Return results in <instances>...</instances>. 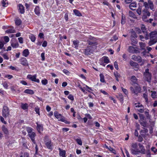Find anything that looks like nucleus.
Here are the masks:
<instances>
[{
	"label": "nucleus",
	"instance_id": "obj_1",
	"mask_svg": "<svg viewBox=\"0 0 157 157\" xmlns=\"http://www.w3.org/2000/svg\"><path fill=\"white\" fill-rule=\"evenodd\" d=\"M150 41L148 42L149 46H151L157 42V32L154 31L151 32L149 34Z\"/></svg>",
	"mask_w": 157,
	"mask_h": 157
},
{
	"label": "nucleus",
	"instance_id": "obj_2",
	"mask_svg": "<svg viewBox=\"0 0 157 157\" xmlns=\"http://www.w3.org/2000/svg\"><path fill=\"white\" fill-rule=\"evenodd\" d=\"M139 149H132L131 153L133 155H138L140 153L142 154H145L146 150L144 146L140 144H139Z\"/></svg>",
	"mask_w": 157,
	"mask_h": 157
},
{
	"label": "nucleus",
	"instance_id": "obj_3",
	"mask_svg": "<svg viewBox=\"0 0 157 157\" xmlns=\"http://www.w3.org/2000/svg\"><path fill=\"white\" fill-rule=\"evenodd\" d=\"M130 90L132 93L137 95L138 93L140 92L141 89L138 84H137L135 85L133 87L131 86L130 87Z\"/></svg>",
	"mask_w": 157,
	"mask_h": 157
},
{
	"label": "nucleus",
	"instance_id": "obj_4",
	"mask_svg": "<svg viewBox=\"0 0 157 157\" xmlns=\"http://www.w3.org/2000/svg\"><path fill=\"white\" fill-rule=\"evenodd\" d=\"M2 114L4 117H8L10 114V111L8 108L6 106H4L2 109Z\"/></svg>",
	"mask_w": 157,
	"mask_h": 157
},
{
	"label": "nucleus",
	"instance_id": "obj_5",
	"mask_svg": "<svg viewBox=\"0 0 157 157\" xmlns=\"http://www.w3.org/2000/svg\"><path fill=\"white\" fill-rule=\"evenodd\" d=\"M144 75L146 80L147 82H150L151 79V74L149 73L148 69H147L145 70Z\"/></svg>",
	"mask_w": 157,
	"mask_h": 157
},
{
	"label": "nucleus",
	"instance_id": "obj_6",
	"mask_svg": "<svg viewBox=\"0 0 157 157\" xmlns=\"http://www.w3.org/2000/svg\"><path fill=\"white\" fill-rule=\"evenodd\" d=\"M36 75L35 74L34 75H32L30 74H29L27 75V78L33 81H34L37 83L40 82V80L38 79H36Z\"/></svg>",
	"mask_w": 157,
	"mask_h": 157
},
{
	"label": "nucleus",
	"instance_id": "obj_7",
	"mask_svg": "<svg viewBox=\"0 0 157 157\" xmlns=\"http://www.w3.org/2000/svg\"><path fill=\"white\" fill-rule=\"evenodd\" d=\"M95 46H88L87 48L85 49V54L86 55H90L91 53H92L93 52V49H90L91 48H95Z\"/></svg>",
	"mask_w": 157,
	"mask_h": 157
},
{
	"label": "nucleus",
	"instance_id": "obj_8",
	"mask_svg": "<svg viewBox=\"0 0 157 157\" xmlns=\"http://www.w3.org/2000/svg\"><path fill=\"white\" fill-rule=\"evenodd\" d=\"M44 141L46 146L47 148L51 150L53 149V144L51 140H48L47 141H46V140L44 139Z\"/></svg>",
	"mask_w": 157,
	"mask_h": 157
},
{
	"label": "nucleus",
	"instance_id": "obj_9",
	"mask_svg": "<svg viewBox=\"0 0 157 157\" xmlns=\"http://www.w3.org/2000/svg\"><path fill=\"white\" fill-rule=\"evenodd\" d=\"M54 114L55 117L58 119V121L65 122L64 118L59 113L57 112H55L54 113Z\"/></svg>",
	"mask_w": 157,
	"mask_h": 157
},
{
	"label": "nucleus",
	"instance_id": "obj_10",
	"mask_svg": "<svg viewBox=\"0 0 157 157\" xmlns=\"http://www.w3.org/2000/svg\"><path fill=\"white\" fill-rule=\"evenodd\" d=\"M20 63L23 66H29V63L27 60L26 58L25 57H21L20 60Z\"/></svg>",
	"mask_w": 157,
	"mask_h": 157
},
{
	"label": "nucleus",
	"instance_id": "obj_11",
	"mask_svg": "<svg viewBox=\"0 0 157 157\" xmlns=\"http://www.w3.org/2000/svg\"><path fill=\"white\" fill-rule=\"evenodd\" d=\"M130 64L133 67V69L135 71H137L139 68V64L133 62L132 60L130 61Z\"/></svg>",
	"mask_w": 157,
	"mask_h": 157
},
{
	"label": "nucleus",
	"instance_id": "obj_12",
	"mask_svg": "<svg viewBox=\"0 0 157 157\" xmlns=\"http://www.w3.org/2000/svg\"><path fill=\"white\" fill-rule=\"evenodd\" d=\"M132 59L138 63H141L142 61V58L140 56L133 55L132 57Z\"/></svg>",
	"mask_w": 157,
	"mask_h": 157
},
{
	"label": "nucleus",
	"instance_id": "obj_13",
	"mask_svg": "<svg viewBox=\"0 0 157 157\" xmlns=\"http://www.w3.org/2000/svg\"><path fill=\"white\" fill-rule=\"evenodd\" d=\"M36 124L37 130L39 133H41L43 131V125L42 124H39L37 122L36 123Z\"/></svg>",
	"mask_w": 157,
	"mask_h": 157
},
{
	"label": "nucleus",
	"instance_id": "obj_14",
	"mask_svg": "<svg viewBox=\"0 0 157 157\" xmlns=\"http://www.w3.org/2000/svg\"><path fill=\"white\" fill-rule=\"evenodd\" d=\"M137 51L136 48L131 46L129 47L128 50V51L129 52L132 53H136Z\"/></svg>",
	"mask_w": 157,
	"mask_h": 157
},
{
	"label": "nucleus",
	"instance_id": "obj_15",
	"mask_svg": "<svg viewBox=\"0 0 157 157\" xmlns=\"http://www.w3.org/2000/svg\"><path fill=\"white\" fill-rule=\"evenodd\" d=\"M28 135L29 136V137L32 140V142L34 144H36L34 140V137L36 135L35 133L34 132H33L31 133L28 134Z\"/></svg>",
	"mask_w": 157,
	"mask_h": 157
},
{
	"label": "nucleus",
	"instance_id": "obj_16",
	"mask_svg": "<svg viewBox=\"0 0 157 157\" xmlns=\"http://www.w3.org/2000/svg\"><path fill=\"white\" fill-rule=\"evenodd\" d=\"M18 7L20 13H23L25 12V8L23 6L20 4L18 5Z\"/></svg>",
	"mask_w": 157,
	"mask_h": 157
},
{
	"label": "nucleus",
	"instance_id": "obj_17",
	"mask_svg": "<svg viewBox=\"0 0 157 157\" xmlns=\"http://www.w3.org/2000/svg\"><path fill=\"white\" fill-rule=\"evenodd\" d=\"M73 47L75 48L76 49H78L79 43V41L78 40H75L73 41Z\"/></svg>",
	"mask_w": 157,
	"mask_h": 157
},
{
	"label": "nucleus",
	"instance_id": "obj_18",
	"mask_svg": "<svg viewBox=\"0 0 157 157\" xmlns=\"http://www.w3.org/2000/svg\"><path fill=\"white\" fill-rule=\"evenodd\" d=\"M29 52L28 49H25L22 52V56L25 57H27L29 54Z\"/></svg>",
	"mask_w": 157,
	"mask_h": 157
},
{
	"label": "nucleus",
	"instance_id": "obj_19",
	"mask_svg": "<svg viewBox=\"0 0 157 157\" xmlns=\"http://www.w3.org/2000/svg\"><path fill=\"white\" fill-rule=\"evenodd\" d=\"M100 61H103L104 63H108L110 62L109 60L108 57L104 56L100 59Z\"/></svg>",
	"mask_w": 157,
	"mask_h": 157
},
{
	"label": "nucleus",
	"instance_id": "obj_20",
	"mask_svg": "<svg viewBox=\"0 0 157 157\" xmlns=\"http://www.w3.org/2000/svg\"><path fill=\"white\" fill-rule=\"evenodd\" d=\"M131 81L135 85H137L138 82V80L136 77L134 75L132 76L131 78Z\"/></svg>",
	"mask_w": 157,
	"mask_h": 157
},
{
	"label": "nucleus",
	"instance_id": "obj_21",
	"mask_svg": "<svg viewBox=\"0 0 157 157\" xmlns=\"http://www.w3.org/2000/svg\"><path fill=\"white\" fill-rule=\"evenodd\" d=\"M136 7V4L135 2H133L131 3L129 6V7L130 9L132 10H134L135 9V8Z\"/></svg>",
	"mask_w": 157,
	"mask_h": 157
},
{
	"label": "nucleus",
	"instance_id": "obj_22",
	"mask_svg": "<svg viewBox=\"0 0 157 157\" xmlns=\"http://www.w3.org/2000/svg\"><path fill=\"white\" fill-rule=\"evenodd\" d=\"M34 12L36 15H40V9L39 7L38 6H36L34 9Z\"/></svg>",
	"mask_w": 157,
	"mask_h": 157
},
{
	"label": "nucleus",
	"instance_id": "obj_23",
	"mask_svg": "<svg viewBox=\"0 0 157 157\" xmlns=\"http://www.w3.org/2000/svg\"><path fill=\"white\" fill-rule=\"evenodd\" d=\"M142 13L143 15H147L148 17H149L151 15L150 13L148 11V10L146 9H144L143 10Z\"/></svg>",
	"mask_w": 157,
	"mask_h": 157
},
{
	"label": "nucleus",
	"instance_id": "obj_24",
	"mask_svg": "<svg viewBox=\"0 0 157 157\" xmlns=\"http://www.w3.org/2000/svg\"><path fill=\"white\" fill-rule=\"evenodd\" d=\"M59 154L60 156L62 157H65L66 151L64 150H61L60 148L59 149Z\"/></svg>",
	"mask_w": 157,
	"mask_h": 157
},
{
	"label": "nucleus",
	"instance_id": "obj_25",
	"mask_svg": "<svg viewBox=\"0 0 157 157\" xmlns=\"http://www.w3.org/2000/svg\"><path fill=\"white\" fill-rule=\"evenodd\" d=\"M28 105L27 103L24 104L22 103H21V107L23 110H25L26 109H27L28 108Z\"/></svg>",
	"mask_w": 157,
	"mask_h": 157
},
{
	"label": "nucleus",
	"instance_id": "obj_26",
	"mask_svg": "<svg viewBox=\"0 0 157 157\" xmlns=\"http://www.w3.org/2000/svg\"><path fill=\"white\" fill-rule=\"evenodd\" d=\"M117 81H119L118 78L120 77V74L117 71H114L113 73Z\"/></svg>",
	"mask_w": 157,
	"mask_h": 157
},
{
	"label": "nucleus",
	"instance_id": "obj_27",
	"mask_svg": "<svg viewBox=\"0 0 157 157\" xmlns=\"http://www.w3.org/2000/svg\"><path fill=\"white\" fill-rule=\"evenodd\" d=\"M117 98L119 99V100H120V102L123 103V95L121 94H119V95L117 96Z\"/></svg>",
	"mask_w": 157,
	"mask_h": 157
},
{
	"label": "nucleus",
	"instance_id": "obj_28",
	"mask_svg": "<svg viewBox=\"0 0 157 157\" xmlns=\"http://www.w3.org/2000/svg\"><path fill=\"white\" fill-rule=\"evenodd\" d=\"M137 143H132L131 144V147L130 149V150L131 151V149H138L137 148Z\"/></svg>",
	"mask_w": 157,
	"mask_h": 157
},
{
	"label": "nucleus",
	"instance_id": "obj_29",
	"mask_svg": "<svg viewBox=\"0 0 157 157\" xmlns=\"http://www.w3.org/2000/svg\"><path fill=\"white\" fill-rule=\"evenodd\" d=\"M29 37L32 42H34L36 40V37L33 34H31L29 35Z\"/></svg>",
	"mask_w": 157,
	"mask_h": 157
},
{
	"label": "nucleus",
	"instance_id": "obj_30",
	"mask_svg": "<svg viewBox=\"0 0 157 157\" xmlns=\"http://www.w3.org/2000/svg\"><path fill=\"white\" fill-rule=\"evenodd\" d=\"M151 97L153 99L155 98L157 96V92L155 91H151Z\"/></svg>",
	"mask_w": 157,
	"mask_h": 157
},
{
	"label": "nucleus",
	"instance_id": "obj_31",
	"mask_svg": "<svg viewBox=\"0 0 157 157\" xmlns=\"http://www.w3.org/2000/svg\"><path fill=\"white\" fill-rule=\"evenodd\" d=\"M24 92L25 93L30 94H33L34 93L33 91L32 90L30 89H26L24 91Z\"/></svg>",
	"mask_w": 157,
	"mask_h": 157
},
{
	"label": "nucleus",
	"instance_id": "obj_32",
	"mask_svg": "<svg viewBox=\"0 0 157 157\" xmlns=\"http://www.w3.org/2000/svg\"><path fill=\"white\" fill-rule=\"evenodd\" d=\"M73 12L75 14L78 16H82L81 13L79 12V11L76 9H75L73 10Z\"/></svg>",
	"mask_w": 157,
	"mask_h": 157
},
{
	"label": "nucleus",
	"instance_id": "obj_33",
	"mask_svg": "<svg viewBox=\"0 0 157 157\" xmlns=\"http://www.w3.org/2000/svg\"><path fill=\"white\" fill-rule=\"evenodd\" d=\"M6 32L7 33H13L15 32V30L13 28V27L7 30Z\"/></svg>",
	"mask_w": 157,
	"mask_h": 157
},
{
	"label": "nucleus",
	"instance_id": "obj_34",
	"mask_svg": "<svg viewBox=\"0 0 157 157\" xmlns=\"http://www.w3.org/2000/svg\"><path fill=\"white\" fill-rule=\"evenodd\" d=\"M100 77V81L102 82H105L104 76L102 74H100L99 75Z\"/></svg>",
	"mask_w": 157,
	"mask_h": 157
},
{
	"label": "nucleus",
	"instance_id": "obj_35",
	"mask_svg": "<svg viewBox=\"0 0 157 157\" xmlns=\"http://www.w3.org/2000/svg\"><path fill=\"white\" fill-rule=\"evenodd\" d=\"M2 6L4 7H6L8 6V1L7 0H3L2 1Z\"/></svg>",
	"mask_w": 157,
	"mask_h": 157
},
{
	"label": "nucleus",
	"instance_id": "obj_36",
	"mask_svg": "<svg viewBox=\"0 0 157 157\" xmlns=\"http://www.w3.org/2000/svg\"><path fill=\"white\" fill-rule=\"evenodd\" d=\"M129 16L134 18H136L137 17L136 15L131 11H129Z\"/></svg>",
	"mask_w": 157,
	"mask_h": 157
},
{
	"label": "nucleus",
	"instance_id": "obj_37",
	"mask_svg": "<svg viewBox=\"0 0 157 157\" xmlns=\"http://www.w3.org/2000/svg\"><path fill=\"white\" fill-rule=\"evenodd\" d=\"M11 45L13 48H16L18 47L19 44L17 42L13 43L11 44Z\"/></svg>",
	"mask_w": 157,
	"mask_h": 157
},
{
	"label": "nucleus",
	"instance_id": "obj_38",
	"mask_svg": "<svg viewBox=\"0 0 157 157\" xmlns=\"http://www.w3.org/2000/svg\"><path fill=\"white\" fill-rule=\"evenodd\" d=\"M21 21L20 19H16L15 20V23L17 25H19L21 23Z\"/></svg>",
	"mask_w": 157,
	"mask_h": 157
},
{
	"label": "nucleus",
	"instance_id": "obj_39",
	"mask_svg": "<svg viewBox=\"0 0 157 157\" xmlns=\"http://www.w3.org/2000/svg\"><path fill=\"white\" fill-rule=\"evenodd\" d=\"M9 83L7 82H5L2 83V84L3 85V86L6 89H7L8 88V83Z\"/></svg>",
	"mask_w": 157,
	"mask_h": 157
},
{
	"label": "nucleus",
	"instance_id": "obj_40",
	"mask_svg": "<svg viewBox=\"0 0 157 157\" xmlns=\"http://www.w3.org/2000/svg\"><path fill=\"white\" fill-rule=\"evenodd\" d=\"M139 122L141 125L144 127H146L147 126V123L145 121H139Z\"/></svg>",
	"mask_w": 157,
	"mask_h": 157
},
{
	"label": "nucleus",
	"instance_id": "obj_41",
	"mask_svg": "<svg viewBox=\"0 0 157 157\" xmlns=\"http://www.w3.org/2000/svg\"><path fill=\"white\" fill-rule=\"evenodd\" d=\"M141 29L144 33H146L147 32V30L146 29L144 25H142Z\"/></svg>",
	"mask_w": 157,
	"mask_h": 157
},
{
	"label": "nucleus",
	"instance_id": "obj_42",
	"mask_svg": "<svg viewBox=\"0 0 157 157\" xmlns=\"http://www.w3.org/2000/svg\"><path fill=\"white\" fill-rule=\"evenodd\" d=\"M125 17L124 16L123 14L122 15V19L121 20V23L123 25L125 23Z\"/></svg>",
	"mask_w": 157,
	"mask_h": 157
},
{
	"label": "nucleus",
	"instance_id": "obj_43",
	"mask_svg": "<svg viewBox=\"0 0 157 157\" xmlns=\"http://www.w3.org/2000/svg\"><path fill=\"white\" fill-rule=\"evenodd\" d=\"M33 129L32 128L29 127H27V131L28 132V134L31 133L33 132Z\"/></svg>",
	"mask_w": 157,
	"mask_h": 157
},
{
	"label": "nucleus",
	"instance_id": "obj_44",
	"mask_svg": "<svg viewBox=\"0 0 157 157\" xmlns=\"http://www.w3.org/2000/svg\"><path fill=\"white\" fill-rule=\"evenodd\" d=\"M139 44L142 49H144V48L145 47V43L143 42H140L139 43Z\"/></svg>",
	"mask_w": 157,
	"mask_h": 157
},
{
	"label": "nucleus",
	"instance_id": "obj_45",
	"mask_svg": "<svg viewBox=\"0 0 157 157\" xmlns=\"http://www.w3.org/2000/svg\"><path fill=\"white\" fill-rule=\"evenodd\" d=\"M135 105L136 107L144 108V106L143 105L139 103H136L135 104Z\"/></svg>",
	"mask_w": 157,
	"mask_h": 157
},
{
	"label": "nucleus",
	"instance_id": "obj_46",
	"mask_svg": "<svg viewBox=\"0 0 157 157\" xmlns=\"http://www.w3.org/2000/svg\"><path fill=\"white\" fill-rule=\"evenodd\" d=\"M75 140L78 144L80 145H82V142L81 139H77Z\"/></svg>",
	"mask_w": 157,
	"mask_h": 157
},
{
	"label": "nucleus",
	"instance_id": "obj_47",
	"mask_svg": "<svg viewBox=\"0 0 157 157\" xmlns=\"http://www.w3.org/2000/svg\"><path fill=\"white\" fill-rule=\"evenodd\" d=\"M143 97L144 98L146 102L148 101L147 93V92L143 94Z\"/></svg>",
	"mask_w": 157,
	"mask_h": 157
},
{
	"label": "nucleus",
	"instance_id": "obj_48",
	"mask_svg": "<svg viewBox=\"0 0 157 157\" xmlns=\"http://www.w3.org/2000/svg\"><path fill=\"white\" fill-rule=\"evenodd\" d=\"M147 16L145 15H143L142 16V19L143 21H148V20H147Z\"/></svg>",
	"mask_w": 157,
	"mask_h": 157
},
{
	"label": "nucleus",
	"instance_id": "obj_49",
	"mask_svg": "<svg viewBox=\"0 0 157 157\" xmlns=\"http://www.w3.org/2000/svg\"><path fill=\"white\" fill-rule=\"evenodd\" d=\"M48 80L46 79H44L41 81V83L44 85H46L48 83Z\"/></svg>",
	"mask_w": 157,
	"mask_h": 157
},
{
	"label": "nucleus",
	"instance_id": "obj_50",
	"mask_svg": "<svg viewBox=\"0 0 157 157\" xmlns=\"http://www.w3.org/2000/svg\"><path fill=\"white\" fill-rule=\"evenodd\" d=\"M35 110L36 113L38 114L39 115H40L39 111L40 108L38 107H36L35 108Z\"/></svg>",
	"mask_w": 157,
	"mask_h": 157
},
{
	"label": "nucleus",
	"instance_id": "obj_51",
	"mask_svg": "<svg viewBox=\"0 0 157 157\" xmlns=\"http://www.w3.org/2000/svg\"><path fill=\"white\" fill-rule=\"evenodd\" d=\"M70 100L73 101L74 100L73 96L71 94H70L67 97Z\"/></svg>",
	"mask_w": 157,
	"mask_h": 157
},
{
	"label": "nucleus",
	"instance_id": "obj_52",
	"mask_svg": "<svg viewBox=\"0 0 157 157\" xmlns=\"http://www.w3.org/2000/svg\"><path fill=\"white\" fill-rule=\"evenodd\" d=\"M137 13L139 15H140L141 13V7H139L136 10Z\"/></svg>",
	"mask_w": 157,
	"mask_h": 157
},
{
	"label": "nucleus",
	"instance_id": "obj_53",
	"mask_svg": "<svg viewBox=\"0 0 157 157\" xmlns=\"http://www.w3.org/2000/svg\"><path fill=\"white\" fill-rule=\"evenodd\" d=\"M2 130L4 133L6 134H7L8 133V131L7 128L4 127H2Z\"/></svg>",
	"mask_w": 157,
	"mask_h": 157
},
{
	"label": "nucleus",
	"instance_id": "obj_54",
	"mask_svg": "<svg viewBox=\"0 0 157 157\" xmlns=\"http://www.w3.org/2000/svg\"><path fill=\"white\" fill-rule=\"evenodd\" d=\"M0 121L2 122L5 124H6V122L4 121V118L3 117H2L0 116Z\"/></svg>",
	"mask_w": 157,
	"mask_h": 157
},
{
	"label": "nucleus",
	"instance_id": "obj_55",
	"mask_svg": "<svg viewBox=\"0 0 157 157\" xmlns=\"http://www.w3.org/2000/svg\"><path fill=\"white\" fill-rule=\"evenodd\" d=\"M121 89L122 91L125 94L127 95L128 94V90L125 89L123 87H121Z\"/></svg>",
	"mask_w": 157,
	"mask_h": 157
},
{
	"label": "nucleus",
	"instance_id": "obj_56",
	"mask_svg": "<svg viewBox=\"0 0 157 157\" xmlns=\"http://www.w3.org/2000/svg\"><path fill=\"white\" fill-rule=\"evenodd\" d=\"M139 115L140 119V121H143L144 120V116L141 114L139 113Z\"/></svg>",
	"mask_w": 157,
	"mask_h": 157
},
{
	"label": "nucleus",
	"instance_id": "obj_57",
	"mask_svg": "<svg viewBox=\"0 0 157 157\" xmlns=\"http://www.w3.org/2000/svg\"><path fill=\"white\" fill-rule=\"evenodd\" d=\"M35 150H36V152L35 153V155H34V157H37V156H36V155L37 154V152L38 151V148L37 147V145L36 144V147H35Z\"/></svg>",
	"mask_w": 157,
	"mask_h": 157
},
{
	"label": "nucleus",
	"instance_id": "obj_58",
	"mask_svg": "<svg viewBox=\"0 0 157 157\" xmlns=\"http://www.w3.org/2000/svg\"><path fill=\"white\" fill-rule=\"evenodd\" d=\"M4 41L6 42H8L9 41V38L7 36H5L4 38Z\"/></svg>",
	"mask_w": 157,
	"mask_h": 157
},
{
	"label": "nucleus",
	"instance_id": "obj_59",
	"mask_svg": "<svg viewBox=\"0 0 157 157\" xmlns=\"http://www.w3.org/2000/svg\"><path fill=\"white\" fill-rule=\"evenodd\" d=\"M2 56L6 60H8L9 59V58L8 57V56L6 54H3L2 55Z\"/></svg>",
	"mask_w": 157,
	"mask_h": 157
},
{
	"label": "nucleus",
	"instance_id": "obj_60",
	"mask_svg": "<svg viewBox=\"0 0 157 157\" xmlns=\"http://www.w3.org/2000/svg\"><path fill=\"white\" fill-rule=\"evenodd\" d=\"M114 67H115V68L117 69V70H118L119 68H118V63H117V61H115L114 63Z\"/></svg>",
	"mask_w": 157,
	"mask_h": 157
},
{
	"label": "nucleus",
	"instance_id": "obj_61",
	"mask_svg": "<svg viewBox=\"0 0 157 157\" xmlns=\"http://www.w3.org/2000/svg\"><path fill=\"white\" fill-rule=\"evenodd\" d=\"M45 53L43 52L41 54V57L42 58V60L44 61L45 60V56H44Z\"/></svg>",
	"mask_w": 157,
	"mask_h": 157
},
{
	"label": "nucleus",
	"instance_id": "obj_62",
	"mask_svg": "<svg viewBox=\"0 0 157 157\" xmlns=\"http://www.w3.org/2000/svg\"><path fill=\"white\" fill-rule=\"evenodd\" d=\"M151 150L153 151L154 153H155L157 152V149H156L155 147H152L151 148Z\"/></svg>",
	"mask_w": 157,
	"mask_h": 157
},
{
	"label": "nucleus",
	"instance_id": "obj_63",
	"mask_svg": "<svg viewBox=\"0 0 157 157\" xmlns=\"http://www.w3.org/2000/svg\"><path fill=\"white\" fill-rule=\"evenodd\" d=\"M144 34L145 35V39L146 40H148L149 39V36L147 33V32L146 33H144Z\"/></svg>",
	"mask_w": 157,
	"mask_h": 157
},
{
	"label": "nucleus",
	"instance_id": "obj_64",
	"mask_svg": "<svg viewBox=\"0 0 157 157\" xmlns=\"http://www.w3.org/2000/svg\"><path fill=\"white\" fill-rule=\"evenodd\" d=\"M5 77L9 79H10L13 78V76L10 75H6Z\"/></svg>",
	"mask_w": 157,
	"mask_h": 157
}]
</instances>
